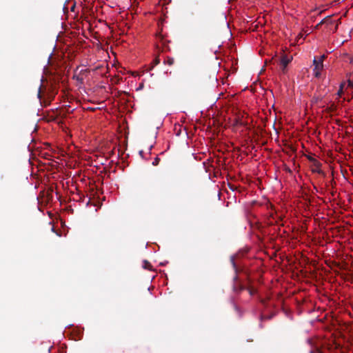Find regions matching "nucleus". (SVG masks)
Returning <instances> with one entry per match:
<instances>
[{"label":"nucleus","mask_w":353,"mask_h":353,"mask_svg":"<svg viewBox=\"0 0 353 353\" xmlns=\"http://www.w3.org/2000/svg\"><path fill=\"white\" fill-rule=\"evenodd\" d=\"M73 79H76L80 83H83L84 78L81 75H80L79 74H74V76H73Z\"/></svg>","instance_id":"obj_4"},{"label":"nucleus","mask_w":353,"mask_h":353,"mask_svg":"<svg viewBox=\"0 0 353 353\" xmlns=\"http://www.w3.org/2000/svg\"><path fill=\"white\" fill-rule=\"evenodd\" d=\"M245 289V288L241 284H239V285L234 284V285H233V291L236 293H240L241 291L244 290Z\"/></svg>","instance_id":"obj_3"},{"label":"nucleus","mask_w":353,"mask_h":353,"mask_svg":"<svg viewBox=\"0 0 353 353\" xmlns=\"http://www.w3.org/2000/svg\"><path fill=\"white\" fill-rule=\"evenodd\" d=\"M291 61V59L288 58L286 55H283L280 59V64L283 72H285V68L288 63Z\"/></svg>","instance_id":"obj_2"},{"label":"nucleus","mask_w":353,"mask_h":353,"mask_svg":"<svg viewBox=\"0 0 353 353\" xmlns=\"http://www.w3.org/2000/svg\"><path fill=\"white\" fill-rule=\"evenodd\" d=\"M334 23H335V21L332 20L331 19V16H330V19L327 22H325L324 24L326 25V27L327 28V29L331 30L330 26Z\"/></svg>","instance_id":"obj_7"},{"label":"nucleus","mask_w":353,"mask_h":353,"mask_svg":"<svg viewBox=\"0 0 353 353\" xmlns=\"http://www.w3.org/2000/svg\"><path fill=\"white\" fill-rule=\"evenodd\" d=\"M325 55L323 54V55H321V57H319L318 59L317 58H314V60H313V64H314V76L316 77H319L320 75H321V71L322 70L323 68V60L325 59Z\"/></svg>","instance_id":"obj_1"},{"label":"nucleus","mask_w":353,"mask_h":353,"mask_svg":"<svg viewBox=\"0 0 353 353\" xmlns=\"http://www.w3.org/2000/svg\"><path fill=\"white\" fill-rule=\"evenodd\" d=\"M307 343L311 347L313 346L312 341L311 339H308Z\"/></svg>","instance_id":"obj_21"},{"label":"nucleus","mask_w":353,"mask_h":353,"mask_svg":"<svg viewBox=\"0 0 353 353\" xmlns=\"http://www.w3.org/2000/svg\"><path fill=\"white\" fill-rule=\"evenodd\" d=\"M159 161H160V159L159 157H156L152 162V165H157L159 164Z\"/></svg>","instance_id":"obj_17"},{"label":"nucleus","mask_w":353,"mask_h":353,"mask_svg":"<svg viewBox=\"0 0 353 353\" xmlns=\"http://www.w3.org/2000/svg\"><path fill=\"white\" fill-rule=\"evenodd\" d=\"M344 83H342L340 85V88H339V90L338 91V95L339 96H341L342 93H343V86H344Z\"/></svg>","instance_id":"obj_14"},{"label":"nucleus","mask_w":353,"mask_h":353,"mask_svg":"<svg viewBox=\"0 0 353 353\" xmlns=\"http://www.w3.org/2000/svg\"><path fill=\"white\" fill-rule=\"evenodd\" d=\"M210 78L212 79L213 85H216L217 83V77L215 72H213L212 75L210 76Z\"/></svg>","instance_id":"obj_11"},{"label":"nucleus","mask_w":353,"mask_h":353,"mask_svg":"<svg viewBox=\"0 0 353 353\" xmlns=\"http://www.w3.org/2000/svg\"><path fill=\"white\" fill-rule=\"evenodd\" d=\"M308 159L310 161L312 162L314 165L316 167H319L321 165L319 161H317L316 159L313 157H309Z\"/></svg>","instance_id":"obj_9"},{"label":"nucleus","mask_w":353,"mask_h":353,"mask_svg":"<svg viewBox=\"0 0 353 353\" xmlns=\"http://www.w3.org/2000/svg\"><path fill=\"white\" fill-rule=\"evenodd\" d=\"M160 63V59L159 57H157L154 60V65H158L159 63Z\"/></svg>","instance_id":"obj_18"},{"label":"nucleus","mask_w":353,"mask_h":353,"mask_svg":"<svg viewBox=\"0 0 353 353\" xmlns=\"http://www.w3.org/2000/svg\"><path fill=\"white\" fill-rule=\"evenodd\" d=\"M247 290H248L249 294H250L251 296H252L253 294H254L256 293V292L255 289H253V288H248Z\"/></svg>","instance_id":"obj_15"},{"label":"nucleus","mask_w":353,"mask_h":353,"mask_svg":"<svg viewBox=\"0 0 353 353\" xmlns=\"http://www.w3.org/2000/svg\"><path fill=\"white\" fill-rule=\"evenodd\" d=\"M335 23H336V25H335L334 28L333 29V32H334L337 30L339 23H341V19H338L336 22L335 21Z\"/></svg>","instance_id":"obj_16"},{"label":"nucleus","mask_w":353,"mask_h":353,"mask_svg":"<svg viewBox=\"0 0 353 353\" xmlns=\"http://www.w3.org/2000/svg\"><path fill=\"white\" fill-rule=\"evenodd\" d=\"M237 279H238V277H237V276L236 275V276L234 277V281H236V280H237Z\"/></svg>","instance_id":"obj_22"},{"label":"nucleus","mask_w":353,"mask_h":353,"mask_svg":"<svg viewBox=\"0 0 353 353\" xmlns=\"http://www.w3.org/2000/svg\"><path fill=\"white\" fill-rule=\"evenodd\" d=\"M37 96H38V98L41 99V86L39 88Z\"/></svg>","instance_id":"obj_20"},{"label":"nucleus","mask_w":353,"mask_h":353,"mask_svg":"<svg viewBox=\"0 0 353 353\" xmlns=\"http://www.w3.org/2000/svg\"><path fill=\"white\" fill-rule=\"evenodd\" d=\"M309 353H323L318 347H315V349H312Z\"/></svg>","instance_id":"obj_13"},{"label":"nucleus","mask_w":353,"mask_h":353,"mask_svg":"<svg viewBox=\"0 0 353 353\" xmlns=\"http://www.w3.org/2000/svg\"><path fill=\"white\" fill-rule=\"evenodd\" d=\"M163 63L169 65H172L174 63V59L172 57H168L166 60H164Z\"/></svg>","instance_id":"obj_5"},{"label":"nucleus","mask_w":353,"mask_h":353,"mask_svg":"<svg viewBox=\"0 0 353 353\" xmlns=\"http://www.w3.org/2000/svg\"><path fill=\"white\" fill-rule=\"evenodd\" d=\"M89 72L90 70L88 69H83L81 70L79 74L84 78V77H86L89 74Z\"/></svg>","instance_id":"obj_10"},{"label":"nucleus","mask_w":353,"mask_h":353,"mask_svg":"<svg viewBox=\"0 0 353 353\" xmlns=\"http://www.w3.org/2000/svg\"><path fill=\"white\" fill-rule=\"evenodd\" d=\"M330 19V16H327L326 17H325L320 23H319L316 26H315V28L316 29H319V27L324 24L325 22H327L328 20Z\"/></svg>","instance_id":"obj_8"},{"label":"nucleus","mask_w":353,"mask_h":353,"mask_svg":"<svg viewBox=\"0 0 353 353\" xmlns=\"http://www.w3.org/2000/svg\"><path fill=\"white\" fill-rule=\"evenodd\" d=\"M230 261H231V263H232V265L235 272H236L237 268H236V263H235V261H234V256H231Z\"/></svg>","instance_id":"obj_12"},{"label":"nucleus","mask_w":353,"mask_h":353,"mask_svg":"<svg viewBox=\"0 0 353 353\" xmlns=\"http://www.w3.org/2000/svg\"><path fill=\"white\" fill-rule=\"evenodd\" d=\"M143 268L146 270H152V265L149 261L145 260L143 262Z\"/></svg>","instance_id":"obj_6"},{"label":"nucleus","mask_w":353,"mask_h":353,"mask_svg":"<svg viewBox=\"0 0 353 353\" xmlns=\"http://www.w3.org/2000/svg\"><path fill=\"white\" fill-rule=\"evenodd\" d=\"M348 86L353 88V79H349L347 81Z\"/></svg>","instance_id":"obj_19"}]
</instances>
